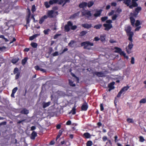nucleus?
<instances>
[{"instance_id": "nucleus-1", "label": "nucleus", "mask_w": 146, "mask_h": 146, "mask_svg": "<svg viewBox=\"0 0 146 146\" xmlns=\"http://www.w3.org/2000/svg\"><path fill=\"white\" fill-rule=\"evenodd\" d=\"M131 28L130 26H128L125 28V31L126 32V34L129 37L128 39L129 41H132V38L134 35L133 33L131 31Z\"/></svg>"}, {"instance_id": "nucleus-2", "label": "nucleus", "mask_w": 146, "mask_h": 146, "mask_svg": "<svg viewBox=\"0 0 146 146\" xmlns=\"http://www.w3.org/2000/svg\"><path fill=\"white\" fill-rule=\"evenodd\" d=\"M58 14V11H54L53 10H48L46 13L47 18H53Z\"/></svg>"}, {"instance_id": "nucleus-3", "label": "nucleus", "mask_w": 146, "mask_h": 146, "mask_svg": "<svg viewBox=\"0 0 146 146\" xmlns=\"http://www.w3.org/2000/svg\"><path fill=\"white\" fill-rule=\"evenodd\" d=\"M81 45L82 46H84V49H87L89 50L90 48H88V46H93L94 44L93 43L90 42L89 41H87L82 42Z\"/></svg>"}, {"instance_id": "nucleus-4", "label": "nucleus", "mask_w": 146, "mask_h": 146, "mask_svg": "<svg viewBox=\"0 0 146 146\" xmlns=\"http://www.w3.org/2000/svg\"><path fill=\"white\" fill-rule=\"evenodd\" d=\"M82 15L83 16H85L87 19H89L92 16V13L91 11L85 9L83 11H82Z\"/></svg>"}, {"instance_id": "nucleus-5", "label": "nucleus", "mask_w": 146, "mask_h": 146, "mask_svg": "<svg viewBox=\"0 0 146 146\" xmlns=\"http://www.w3.org/2000/svg\"><path fill=\"white\" fill-rule=\"evenodd\" d=\"M129 88V87L128 86L123 87L118 93L117 95V98L120 97L121 94L123 92L126 91Z\"/></svg>"}, {"instance_id": "nucleus-6", "label": "nucleus", "mask_w": 146, "mask_h": 146, "mask_svg": "<svg viewBox=\"0 0 146 146\" xmlns=\"http://www.w3.org/2000/svg\"><path fill=\"white\" fill-rule=\"evenodd\" d=\"M72 25V23L70 21H68L67 25H65L64 27V30L66 32H68L70 31V27Z\"/></svg>"}, {"instance_id": "nucleus-7", "label": "nucleus", "mask_w": 146, "mask_h": 146, "mask_svg": "<svg viewBox=\"0 0 146 146\" xmlns=\"http://www.w3.org/2000/svg\"><path fill=\"white\" fill-rule=\"evenodd\" d=\"M88 107L87 103L85 101L81 107V110L82 111H86L87 110Z\"/></svg>"}, {"instance_id": "nucleus-8", "label": "nucleus", "mask_w": 146, "mask_h": 146, "mask_svg": "<svg viewBox=\"0 0 146 146\" xmlns=\"http://www.w3.org/2000/svg\"><path fill=\"white\" fill-rule=\"evenodd\" d=\"M70 0H58V4L61 5L63 4L62 7H63L66 3H69Z\"/></svg>"}, {"instance_id": "nucleus-9", "label": "nucleus", "mask_w": 146, "mask_h": 146, "mask_svg": "<svg viewBox=\"0 0 146 146\" xmlns=\"http://www.w3.org/2000/svg\"><path fill=\"white\" fill-rule=\"evenodd\" d=\"M104 27H105L104 30L106 31H108L112 27V26L111 24H104L103 25Z\"/></svg>"}, {"instance_id": "nucleus-10", "label": "nucleus", "mask_w": 146, "mask_h": 146, "mask_svg": "<svg viewBox=\"0 0 146 146\" xmlns=\"http://www.w3.org/2000/svg\"><path fill=\"white\" fill-rule=\"evenodd\" d=\"M130 3H129V6H127L128 7H129V8L131 9H132L133 8V7H137L138 6V4L136 2H132V5H130Z\"/></svg>"}, {"instance_id": "nucleus-11", "label": "nucleus", "mask_w": 146, "mask_h": 146, "mask_svg": "<svg viewBox=\"0 0 146 146\" xmlns=\"http://www.w3.org/2000/svg\"><path fill=\"white\" fill-rule=\"evenodd\" d=\"M88 3L87 2L82 1L79 5V7L80 8H84L87 5Z\"/></svg>"}, {"instance_id": "nucleus-12", "label": "nucleus", "mask_w": 146, "mask_h": 146, "mask_svg": "<svg viewBox=\"0 0 146 146\" xmlns=\"http://www.w3.org/2000/svg\"><path fill=\"white\" fill-rule=\"evenodd\" d=\"M46 15H44L40 18L39 20V23L40 24H42L44 21L45 19H47Z\"/></svg>"}, {"instance_id": "nucleus-13", "label": "nucleus", "mask_w": 146, "mask_h": 146, "mask_svg": "<svg viewBox=\"0 0 146 146\" xmlns=\"http://www.w3.org/2000/svg\"><path fill=\"white\" fill-rule=\"evenodd\" d=\"M50 104L51 102H43L42 104V108H45L50 105Z\"/></svg>"}, {"instance_id": "nucleus-14", "label": "nucleus", "mask_w": 146, "mask_h": 146, "mask_svg": "<svg viewBox=\"0 0 146 146\" xmlns=\"http://www.w3.org/2000/svg\"><path fill=\"white\" fill-rule=\"evenodd\" d=\"M114 84L115 82H111L108 84V87L109 88V89L108 90L109 91H110L111 90L114 89V87L113 86V85H114Z\"/></svg>"}, {"instance_id": "nucleus-15", "label": "nucleus", "mask_w": 146, "mask_h": 146, "mask_svg": "<svg viewBox=\"0 0 146 146\" xmlns=\"http://www.w3.org/2000/svg\"><path fill=\"white\" fill-rule=\"evenodd\" d=\"M82 26L85 28L89 29L91 27L92 25L91 24L86 23L82 24Z\"/></svg>"}, {"instance_id": "nucleus-16", "label": "nucleus", "mask_w": 146, "mask_h": 146, "mask_svg": "<svg viewBox=\"0 0 146 146\" xmlns=\"http://www.w3.org/2000/svg\"><path fill=\"white\" fill-rule=\"evenodd\" d=\"M102 10L100 9L98 11H96L95 13L94 14V16L95 17H97L99 16L101 14Z\"/></svg>"}, {"instance_id": "nucleus-17", "label": "nucleus", "mask_w": 146, "mask_h": 146, "mask_svg": "<svg viewBox=\"0 0 146 146\" xmlns=\"http://www.w3.org/2000/svg\"><path fill=\"white\" fill-rule=\"evenodd\" d=\"M93 74L94 75H96L99 77H102L104 75L103 73L99 72H94Z\"/></svg>"}, {"instance_id": "nucleus-18", "label": "nucleus", "mask_w": 146, "mask_h": 146, "mask_svg": "<svg viewBox=\"0 0 146 146\" xmlns=\"http://www.w3.org/2000/svg\"><path fill=\"white\" fill-rule=\"evenodd\" d=\"M138 14L135 12L134 11L133 13H131L129 15V17H132V18H136L137 17Z\"/></svg>"}, {"instance_id": "nucleus-19", "label": "nucleus", "mask_w": 146, "mask_h": 146, "mask_svg": "<svg viewBox=\"0 0 146 146\" xmlns=\"http://www.w3.org/2000/svg\"><path fill=\"white\" fill-rule=\"evenodd\" d=\"M37 136V134L36 132L33 131L31 134V138L32 139H34L35 137Z\"/></svg>"}, {"instance_id": "nucleus-20", "label": "nucleus", "mask_w": 146, "mask_h": 146, "mask_svg": "<svg viewBox=\"0 0 146 146\" xmlns=\"http://www.w3.org/2000/svg\"><path fill=\"white\" fill-rule=\"evenodd\" d=\"M80 13V11H78L77 13H75L74 14L70 16V18L72 19H73L76 17H78Z\"/></svg>"}, {"instance_id": "nucleus-21", "label": "nucleus", "mask_w": 146, "mask_h": 146, "mask_svg": "<svg viewBox=\"0 0 146 146\" xmlns=\"http://www.w3.org/2000/svg\"><path fill=\"white\" fill-rule=\"evenodd\" d=\"M31 15V14L28 13V15L26 17V23L27 24H29L30 22V18Z\"/></svg>"}, {"instance_id": "nucleus-22", "label": "nucleus", "mask_w": 146, "mask_h": 146, "mask_svg": "<svg viewBox=\"0 0 146 146\" xmlns=\"http://www.w3.org/2000/svg\"><path fill=\"white\" fill-rule=\"evenodd\" d=\"M130 42L129 43V44L128 45V48L129 49L131 50L133 48V45L132 43L133 41V39L132 38V41H130Z\"/></svg>"}, {"instance_id": "nucleus-23", "label": "nucleus", "mask_w": 146, "mask_h": 146, "mask_svg": "<svg viewBox=\"0 0 146 146\" xmlns=\"http://www.w3.org/2000/svg\"><path fill=\"white\" fill-rule=\"evenodd\" d=\"M19 60V58L18 57L17 58H13L11 60V62L14 64L17 63Z\"/></svg>"}, {"instance_id": "nucleus-24", "label": "nucleus", "mask_w": 146, "mask_h": 146, "mask_svg": "<svg viewBox=\"0 0 146 146\" xmlns=\"http://www.w3.org/2000/svg\"><path fill=\"white\" fill-rule=\"evenodd\" d=\"M141 10L142 8L141 7H137L135 8L134 11L138 14L140 11H141Z\"/></svg>"}, {"instance_id": "nucleus-25", "label": "nucleus", "mask_w": 146, "mask_h": 146, "mask_svg": "<svg viewBox=\"0 0 146 146\" xmlns=\"http://www.w3.org/2000/svg\"><path fill=\"white\" fill-rule=\"evenodd\" d=\"M58 0H50L49 1V4L50 5H52L54 4L58 3Z\"/></svg>"}, {"instance_id": "nucleus-26", "label": "nucleus", "mask_w": 146, "mask_h": 146, "mask_svg": "<svg viewBox=\"0 0 146 146\" xmlns=\"http://www.w3.org/2000/svg\"><path fill=\"white\" fill-rule=\"evenodd\" d=\"M28 60L27 57H25L22 60L21 63L23 66L27 62Z\"/></svg>"}, {"instance_id": "nucleus-27", "label": "nucleus", "mask_w": 146, "mask_h": 146, "mask_svg": "<svg viewBox=\"0 0 146 146\" xmlns=\"http://www.w3.org/2000/svg\"><path fill=\"white\" fill-rule=\"evenodd\" d=\"M129 19L130 20V21L131 25L133 26H134L135 25V19L134 18L132 17H129Z\"/></svg>"}, {"instance_id": "nucleus-28", "label": "nucleus", "mask_w": 146, "mask_h": 146, "mask_svg": "<svg viewBox=\"0 0 146 146\" xmlns=\"http://www.w3.org/2000/svg\"><path fill=\"white\" fill-rule=\"evenodd\" d=\"M88 32L86 31H82L80 33L79 36H82L86 35Z\"/></svg>"}, {"instance_id": "nucleus-29", "label": "nucleus", "mask_w": 146, "mask_h": 146, "mask_svg": "<svg viewBox=\"0 0 146 146\" xmlns=\"http://www.w3.org/2000/svg\"><path fill=\"white\" fill-rule=\"evenodd\" d=\"M21 112L22 113L25 114H27L29 113L28 110L25 108L23 109V110L21 111Z\"/></svg>"}, {"instance_id": "nucleus-30", "label": "nucleus", "mask_w": 146, "mask_h": 146, "mask_svg": "<svg viewBox=\"0 0 146 146\" xmlns=\"http://www.w3.org/2000/svg\"><path fill=\"white\" fill-rule=\"evenodd\" d=\"M114 49L116 50H115V52L118 53H119L122 50L121 48L117 47H115L114 48Z\"/></svg>"}, {"instance_id": "nucleus-31", "label": "nucleus", "mask_w": 146, "mask_h": 146, "mask_svg": "<svg viewBox=\"0 0 146 146\" xmlns=\"http://www.w3.org/2000/svg\"><path fill=\"white\" fill-rule=\"evenodd\" d=\"M84 136L86 138H89L91 137L90 134L88 133H85L84 134Z\"/></svg>"}, {"instance_id": "nucleus-32", "label": "nucleus", "mask_w": 146, "mask_h": 146, "mask_svg": "<svg viewBox=\"0 0 146 146\" xmlns=\"http://www.w3.org/2000/svg\"><path fill=\"white\" fill-rule=\"evenodd\" d=\"M102 25L101 24H98L95 25L94 28L96 29H100L102 27Z\"/></svg>"}, {"instance_id": "nucleus-33", "label": "nucleus", "mask_w": 146, "mask_h": 146, "mask_svg": "<svg viewBox=\"0 0 146 146\" xmlns=\"http://www.w3.org/2000/svg\"><path fill=\"white\" fill-rule=\"evenodd\" d=\"M38 35L37 34L34 35L30 37L29 38V40H33Z\"/></svg>"}, {"instance_id": "nucleus-34", "label": "nucleus", "mask_w": 146, "mask_h": 146, "mask_svg": "<svg viewBox=\"0 0 146 146\" xmlns=\"http://www.w3.org/2000/svg\"><path fill=\"white\" fill-rule=\"evenodd\" d=\"M94 3L93 1H89L88 2V3L87 6H88V7L89 8H90L93 5H94Z\"/></svg>"}, {"instance_id": "nucleus-35", "label": "nucleus", "mask_w": 146, "mask_h": 146, "mask_svg": "<svg viewBox=\"0 0 146 146\" xmlns=\"http://www.w3.org/2000/svg\"><path fill=\"white\" fill-rule=\"evenodd\" d=\"M131 2V0H124L123 1V3L125 5H126L127 6H129V3H130Z\"/></svg>"}, {"instance_id": "nucleus-36", "label": "nucleus", "mask_w": 146, "mask_h": 146, "mask_svg": "<svg viewBox=\"0 0 146 146\" xmlns=\"http://www.w3.org/2000/svg\"><path fill=\"white\" fill-rule=\"evenodd\" d=\"M31 45L33 48H36L38 44H37V43H36L33 42H32L31 43Z\"/></svg>"}, {"instance_id": "nucleus-37", "label": "nucleus", "mask_w": 146, "mask_h": 146, "mask_svg": "<svg viewBox=\"0 0 146 146\" xmlns=\"http://www.w3.org/2000/svg\"><path fill=\"white\" fill-rule=\"evenodd\" d=\"M19 72H20L18 68H15L13 70V73L14 74H17Z\"/></svg>"}, {"instance_id": "nucleus-38", "label": "nucleus", "mask_w": 146, "mask_h": 146, "mask_svg": "<svg viewBox=\"0 0 146 146\" xmlns=\"http://www.w3.org/2000/svg\"><path fill=\"white\" fill-rule=\"evenodd\" d=\"M75 42V41L73 40H71L68 43V46L70 47H72V45Z\"/></svg>"}, {"instance_id": "nucleus-39", "label": "nucleus", "mask_w": 146, "mask_h": 146, "mask_svg": "<svg viewBox=\"0 0 146 146\" xmlns=\"http://www.w3.org/2000/svg\"><path fill=\"white\" fill-rule=\"evenodd\" d=\"M92 144L93 143L92 141H88L86 143V146H91Z\"/></svg>"}, {"instance_id": "nucleus-40", "label": "nucleus", "mask_w": 146, "mask_h": 146, "mask_svg": "<svg viewBox=\"0 0 146 146\" xmlns=\"http://www.w3.org/2000/svg\"><path fill=\"white\" fill-rule=\"evenodd\" d=\"M140 104H145L146 103V98H145L142 99L140 101Z\"/></svg>"}, {"instance_id": "nucleus-41", "label": "nucleus", "mask_w": 146, "mask_h": 146, "mask_svg": "<svg viewBox=\"0 0 146 146\" xmlns=\"http://www.w3.org/2000/svg\"><path fill=\"white\" fill-rule=\"evenodd\" d=\"M127 121L129 123H133L134 121L132 118H128L127 119Z\"/></svg>"}, {"instance_id": "nucleus-42", "label": "nucleus", "mask_w": 146, "mask_h": 146, "mask_svg": "<svg viewBox=\"0 0 146 146\" xmlns=\"http://www.w3.org/2000/svg\"><path fill=\"white\" fill-rule=\"evenodd\" d=\"M69 84L70 85L72 86H75L76 85L75 84L73 83V82L70 80H69Z\"/></svg>"}, {"instance_id": "nucleus-43", "label": "nucleus", "mask_w": 146, "mask_h": 146, "mask_svg": "<svg viewBox=\"0 0 146 146\" xmlns=\"http://www.w3.org/2000/svg\"><path fill=\"white\" fill-rule=\"evenodd\" d=\"M50 31L49 29H47L44 30L43 31V33L45 35H47L49 34L48 33Z\"/></svg>"}, {"instance_id": "nucleus-44", "label": "nucleus", "mask_w": 146, "mask_h": 146, "mask_svg": "<svg viewBox=\"0 0 146 146\" xmlns=\"http://www.w3.org/2000/svg\"><path fill=\"white\" fill-rule=\"evenodd\" d=\"M44 5L47 8H49L50 6V5L49 4V3H48L47 1H46L44 2Z\"/></svg>"}, {"instance_id": "nucleus-45", "label": "nucleus", "mask_w": 146, "mask_h": 146, "mask_svg": "<svg viewBox=\"0 0 146 146\" xmlns=\"http://www.w3.org/2000/svg\"><path fill=\"white\" fill-rule=\"evenodd\" d=\"M36 10V8L35 5H32L31 8V11L33 13H34Z\"/></svg>"}, {"instance_id": "nucleus-46", "label": "nucleus", "mask_w": 146, "mask_h": 146, "mask_svg": "<svg viewBox=\"0 0 146 146\" xmlns=\"http://www.w3.org/2000/svg\"><path fill=\"white\" fill-rule=\"evenodd\" d=\"M139 141L141 142H143L145 140V139L143 138V136H140L139 137Z\"/></svg>"}, {"instance_id": "nucleus-47", "label": "nucleus", "mask_w": 146, "mask_h": 146, "mask_svg": "<svg viewBox=\"0 0 146 146\" xmlns=\"http://www.w3.org/2000/svg\"><path fill=\"white\" fill-rule=\"evenodd\" d=\"M108 19V17L105 16L102 17L101 18V20L102 22H104L106 21Z\"/></svg>"}, {"instance_id": "nucleus-48", "label": "nucleus", "mask_w": 146, "mask_h": 146, "mask_svg": "<svg viewBox=\"0 0 146 146\" xmlns=\"http://www.w3.org/2000/svg\"><path fill=\"white\" fill-rule=\"evenodd\" d=\"M141 23L140 21L139 20H137L136 21V23H135V25L136 27H138L140 25Z\"/></svg>"}, {"instance_id": "nucleus-49", "label": "nucleus", "mask_w": 146, "mask_h": 146, "mask_svg": "<svg viewBox=\"0 0 146 146\" xmlns=\"http://www.w3.org/2000/svg\"><path fill=\"white\" fill-rule=\"evenodd\" d=\"M100 38L101 42H103L105 40V38L104 36L102 35H101L100 36Z\"/></svg>"}, {"instance_id": "nucleus-50", "label": "nucleus", "mask_w": 146, "mask_h": 146, "mask_svg": "<svg viewBox=\"0 0 146 146\" xmlns=\"http://www.w3.org/2000/svg\"><path fill=\"white\" fill-rule=\"evenodd\" d=\"M77 28V27L76 25H72L71 26L70 29L71 30H75Z\"/></svg>"}, {"instance_id": "nucleus-51", "label": "nucleus", "mask_w": 146, "mask_h": 146, "mask_svg": "<svg viewBox=\"0 0 146 146\" xmlns=\"http://www.w3.org/2000/svg\"><path fill=\"white\" fill-rule=\"evenodd\" d=\"M102 139L104 142H105L106 140H108V139L106 136H104L102 137Z\"/></svg>"}, {"instance_id": "nucleus-52", "label": "nucleus", "mask_w": 146, "mask_h": 146, "mask_svg": "<svg viewBox=\"0 0 146 146\" xmlns=\"http://www.w3.org/2000/svg\"><path fill=\"white\" fill-rule=\"evenodd\" d=\"M117 15L115 14L112 17V19L113 20H114L116 19L117 18Z\"/></svg>"}, {"instance_id": "nucleus-53", "label": "nucleus", "mask_w": 146, "mask_h": 146, "mask_svg": "<svg viewBox=\"0 0 146 146\" xmlns=\"http://www.w3.org/2000/svg\"><path fill=\"white\" fill-rule=\"evenodd\" d=\"M20 72H19L15 76V79L16 80H17L18 79L19 77L20 76Z\"/></svg>"}, {"instance_id": "nucleus-54", "label": "nucleus", "mask_w": 146, "mask_h": 146, "mask_svg": "<svg viewBox=\"0 0 146 146\" xmlns=\"http://www.w3.org/2000/svg\"><path fill=\"white\" fill-rule=\"evenodd\" d=\"M72 114L73 115L75 114L76 112V109L74 108H73L71 111Z\"/></svg>"}, {"instance_id": "nucleus-55", "label": "nucleus", "mask_w": 146, "mask_h": 146, "mask_svg": "<svg viewBox=\"0 0 146 146\" xmlns=\"http://www.w3.org/2000/svg\"><path fill=\"white\" fill-rule=\"evenodd\" d=\"M18 88L17 87H16L12 91V92L13 93H15L17 90Z\"/></svg>"}, {"instance_id": "nucleus-56", "label": "nucleus", "mask_w": 146, "mask_h": 146, "mask_svg": "<svg viewBox=\"0 0 146 146\" xmlns=\"http://www.w3.org/2000/svg\"><path fill=\"white\" fill-rule=\"evenodd\" d=\"M7 124V122L6 121L2 122L0 123V126L2 125H5Z\"/></svg>"}, {"instance_id": "nucleus-57", "label": "nucleus", "mask_w": 146, "mask_h": 146, "mask_svg": "<svg viewBox=\"0 0 146 146\" xmlns=\"http://www.w3.org/2000/svg\"><path fill=\"white\" fill-rule=\"evenodd\" d=\"M52 55L54 56H56L58 55V52L57 51H56L52 54Z\"/></svg>"}, {"instance_id": "nucleus-58", "label": "nucleus", "mask_w": 146, "mask_h": 146, "mask_svg": "<svg viewBox=\"0 0 146 146\" xmlns=\"http://www.w3.org/2000/svg\"><path fill=\"white\" fill-rule=\"evenodd\" d=\"M134 58L133 57H132L131 58V64H134Z\"/></svg>"}, {"instance_id": "nucleus-59", "label": "nucleus", "mask_w": 146, "mask_h": 146, "mask_svg": "<svg viewBox=\"0 0 146 146\" xmlns=\"http://www.w3.org/2000/svg\"><path fill=\"white\" fill-rule=\"evenodd\" d=\"M100 110L102 111L104 110V108L103 107V104H101L100 105Z\"/></svg>"}, {"instance_id": "nucleus-60", "label": "nucleus", "mask_w": 146, "mask_h": 146, "mask_svg": "<svg viewBox=\"0 0 146 146\" xmlns=\"http://www.w3.org/2000/svg\"><path fill=\"white\" fill-rule=\"evenodd\" d=\"M106 22L108 23V24H111L112 23V20H108L106 21Z\"/></svg>"}, {"instance_id": "nucleus-61", "label": "nucleus", "mask_w": 146, "mask_h": 146, "mask_svg": "<svg viewBox=\"0 0 146 146\" xmlns=\"http://www.w3.org/2000/svg\"><path fill=\"white\" fill-rule=\"evenodd\" d=\"M114 13V11L113 10H111V12H110L108 13L109 16H111V15H112Z\"/></svg>"}, {"instance_id": "nucleus-62", "label": "nucleus", "mask_w": 146, "mask_h": 146, "mask_svg": "<svg viewBox=\"0 0 146 146\" xmlns=\"http://www.w3.org/2000/svg\"><path fill=\"white\" fill-rule=\"evenodd\" d=\"M52 10L54 11H55L57 10L58 9V7L57 6H55L52 7Z\"/></svg>"}, {"instance_id": "nucleus-63", "label": "nucleus", "mask_w": 146, "mask_h": 146, "mask_svg": "<svg viewBox=\"0 0 146 146\" xmlns=\"http://www.w3.org/2000/svg\"><path fill=\"white\" fill-rule=\"evenodd\" d=\"M35 69L37 70H39L40 68L38 66H36L35 67Z\"/></svg>"}, {"instance_id": "nucleus-64", "label": "nucleus", "mask_w": 146, "mask_h": 146, "mask_svg": "<svg viewBox=\"0 0 146 146\" xmlns=\"http://www.w3.org/2000/svg\"><path fill=\"white\" fill-rule=\"evenodd\" d=\"M116 11L118 13H120L122 12V10L120 8H118L116 10Z\"/></svg>"}]
</instances>
